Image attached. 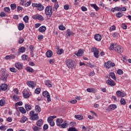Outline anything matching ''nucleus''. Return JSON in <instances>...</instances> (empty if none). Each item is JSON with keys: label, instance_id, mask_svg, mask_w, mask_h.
<instances>
[{"label": "nucleus", "instance_id": "21", "mask_svg": "<svg viewBox=\"0 0 131 131\" xmlns=\"http://www.w3.org/2000/svg\"><path fill=\"white\" fill-rule=\"evenodd\" d=\"M46 55L47 58H51V57L53 56V52L51 50H49L46 53Z\"/></svg>", "mask_w": 131, "mask_h": 131}, {"label": "nucleus", "instance_id": "58", "mask_svg": "<svg viewBox=\"0 0 131 131\" xmlns=\"http://www.w3.org/2000/svg\"><path fill=\"white\" fill-rule=\"evenodd\" d=\"M49 63L51 65H53V64H55V59H50Z\"/></svg>", "mask_w": 131, "mask_h": 131}, {"label": "nucleus", "instance_id": "55", "mask_svg": "<svg viewBox=\"0 0 131 131\" xmlns=\"http://www.w3.org/2000/svg\"><path fill=\"white\" fill-rule=\"evenodd\" d=\"M59 30H65L66 28L64 26L61 25L60 26H59Z\"/></svg>", "mask_w": 131, "mask_h": 131}, {"label": "nucleus", "instance_id": "1", "mask_svg": "<svg viewBox=\"0 0 131 131\" xmlns=\"http://www.w3.org/2000/svg\"><path fill=\"white\" fill-rule=\"evenodd\" d=\"M110 51H115L116 53L121 54L123 53V47L116 44L112 43L109 48Z\"/></svg>", "mask_w": 131, "mask_h": 131}, {"label": "nucleus", "instance_id": "25", "mask_svg": "<svg viewBox=\"0 0 131 131\" xmlns=\"http://www.w3.org/2000/svg\"><path fill=\"white\" fill-rule=\"evenodd\" d=\"M35 111L37 112V113H40V111H41V108H40V106L38 105H36L35 106Z\"/></svg>", "mask_w": 131, "mask_h": 131}, {"label": "nucleus", "instance_id": "50", "mask_svg": "<svg viewBox=\"0 0 131 131\" xmlns=\"http://www.w3.org/2000/svg\"><path fill=\"white\" fill-rule=\"evenodd\" d=\"M32 128L34 131L39 130V128L38 127H37V126H34L32 127Z\"/></svg>", "mask_w": 131, "mask_h": 131}, {"label": "nucleus", "instance_id": "3", "mask_svg": "<svg viewBox=\"0 0 131 131\" xmlns=\"http://www.w3.org/2000/svg\"><path fill=\"white\" fill-rule=\"evenodd\" d=\"M7 78H8V74L6 73L5 69H2L1 71L0 80L7 82Z\"/></svg>", "mask_w": 131, "mask_h": 131}, {"label": "nucleus", "instance_id": "6", "mask_svg": "<svg viewBox=\"0 0 131 131\" xmlns=\"http://www.w3.org/2000/svg\"><path fill=\"white\" fill-rule=\"evenodd\" d=\"M30 119L31 120H37L39 118L38 117V114H34V112L33 111H31L30 112Z\"/></svg>", "mask_w": 131, "mask_h": 131}, {"label": "nucleus", "instance_id": "43", "mask_svg": "<svg viewBox=\"0 0 131 131\" xmlns=\"http://www.w3.org/2000/svg\"><path fill=\"white\" fill-rule=\"evenodd\" d=\"M25 108L27 111H29V110H31V105L27 104L25 105Z\"/></svg>", "mask_w": 131, "mask_h": 131}, {"label": "nucleus", "instance_id": "59", "mask_svg": "<svg viewBox=\"0 0 131 131\" xmlns=\"http://www.w3.org/2000/svg\"><path fill=\"white\" fill-rule=\"evenodd\" d=\"M5 102L4 100H3V99L1 100H0V106H4L5 105Z\"/></svg>", "mask_w": 131, "mask_h": 131}, {"label": "nucleus", "instance_id": "51", "mask_svg": "<svg viewBox=\"0 0 131 131\" xmlns=\"http://www.w3.org/2000/svg\"><path fill=\"white\" fill-rule=\"evenodd\" d=\"M9 70L11 72H14V73L17 72V70L15 68H10Z\"/></svg>", "mask_w": 131, "mask_h": 131}, {"label": "nucleus", "instance_id": "49", "mask_svg": "<svg viewBox=\"0 0 131 131\" xmlns=\"http://www.w3.org/2000/svg\"><path fill=\"white\" fill-rule=\"evenodd\" d=\"M4 12H6V13H9L10 11V7H5L4 8Z\"/></svg>", "mask_w": 131, "mask_h": 131}, {"label": "nucleus", "instance_id": "38", "mask_svg": "<svg viewBox=\"0 0 131 131\" xmlns=\"http://www.w3.org/2000/svg\"><path fill=\"white\" fill-rule=\"evenodd\" d=\"M26 70L27 71H28V72H31V73L33 72V71H34V70H33V69H32V68H30V67H27V68H26Z\"/></svg>", "mask_w": 131, "mask_h": 131}, {"label": "nucleus", "instance_id": "2", "mask_svg": "<svg viewBox=\"0 0 131 131\" xmlns=\"http://www.w3.org/2000/svg\"><path fill=\"white\" fill-rule=\"evenodd\" d=\"M66 64L69 69H74L76 67V63L71 59H67Z\"/></svg>", "mask_w": 131, "mask_h": 131}, {"label": "nucleus", "instance_id": "22", "mask_svg": "<svg viewBox=\"0 0 131 131\" xmlns=\"http://www.w3.org/2000/svg\"><path fill=\"white\" fill-rule=\"evenodd\" d=\"M42 123H43V121H42V119H39L36 122L37 126H39V127L42 125Z\"/></svg>", "mask_w": 131, "mask_h": 131}, {"label": "nucleus", "instance_id": "8", "mask_svg": "<svg viewBox=\"0 0 131 131\" xmlns=\"http://www.w3.org/2000/svg\"><path fill=\"white\" fill-rule=\"evenodd\" d=\"M32 18L34 20H39V21H43L45 20L43 17L39 14L33 15L32 16Z\"/></svg>", "mask_w": 131, "mask_h": 131}, {"label": "nucleus", "instance_id": "16", "mask_svg": "<svg viewBox=\"0 0 131 131\" xmlns=\"http://www.w3.org/2000/svg\"><path fill=\"white\" fill-rule=\"evenodd\" d=\"M63 119L61 118H58L56 119V125H57V126H61V125L62 124V123H63Z\"/></svg>", "mask_w": 131, "mask_h": 131}, {"label": "nucleus", "instance_id": "12", "mask_svg": "<svg viewBox=\"0 0 131 131\" xmlns=\"http://www.w3.org/2000/svg\"><path fill=\"white\" fill-rule=\"evenodd\" d=\"M106 83L111 86H114L116 85V83H115V82H114V81L111 79L107 80L106 81Z\"/></svg>", "mask_w": 131, "mask_h": 131}, {"label": "nucleus", "instance_id": "13", "mask_svg": "<svg viewBox=\"0 0 131 131\" xmlns=\"http://www.w3.org/2000/svg\"><path fill=\"white\" fill-rule=\"evenodd\" d=\"M15 66L17 69L18 70H20V69H23V64L21 62H16L15 64Z\"/></svg>", "mask_w": 131, "mask_h": 131}, {"label": "nucleus", "instance_id": "40", "mask_svg": "<svg viewBox=\"0 0 131 131\" xmlns=\"http://www.w3.org/2000/svg\"><path fill=\"white\" fill-rule=\"evenodd\" d=\"M120 102L121 105H124L126 104V101H125L124 98H121Z\"/></svg>", "mask_w": 131, "mask_h": 131}, {"label": "nucleus", "instance_id": "35", "mask_svg": "<svg viewBox=\"0 0 131 131\" xmlns=\"http://www.w3.org/2000/svg\"><path fill=\"white\" fill-rule=\"evenodd\" d=\"M57 55H62L64 53L63 49H60L56 51Z\"/></svg>", "mask_w": 131, "mask_h": 131}, {"label": "nucleus", "instance_id": "54", "mask_svg": "<svg viewBox=\"0 0 131 131\" xmlns=\"http://www.w3.org/2000/svg\"><path fill=\"white\" fill-rule=\"evenodd\" d=\"M117 73L119 74V75H121L123 74V71L122 70L119 69L117 71Z\"/></svg>", "mask_w": 131, "mask_h": 131}, {"label": "nucleus", "instance_id": "4", "mask_svg": "<svg viewBox=\"0 0 131 131\" xmlns=\"http://www.w3.org/2000/svg\"><path fill=\"white\" fill-rule=\"evenodd\" d=\"M45 15H46L47 19H50L53 15V8L52 6H48L45 8Z\"/></svg>", "mask_w": 131, "mask_h": 131}, {"label": "nucleus", "instance_id": "62", "mask_svg": "<svg viewBox=\"0 0 131 131\" xmlns=\"http://www.w3.org/2000/svg\"><path fill=\"white\" fill-rule=\"evenodd\" d=\"M31 5V1H29L27 2L25 4V7H29V5Z\"/></svg>", "mask_w": 131, "mask_h": 131}, {"label": "nucleus", "instance_id": "56", "mask_svg": "<svg viewBox=\"0 0 131 131\" xmlns=\"http://www.w3.org/2000/svg\"><path fill=\"white\" fill-rule=\"evenodd\" d=\"M122 28L123 29H127V26L126 25H125V24H122Z\"/></svg>", "mask_w": 131, "mask_h": 131}, {"label": "nucleus", "instance_id": "41", "mask_svg": "<svg viewBox=\"0 0 131 131\" xmlns=\"http://www.w3.org/2000/svg\"><path fill=\"white\" fill-rule=\"evenodd\" d=\"M23 20L25 23H28L29 17H28V16L26 15L25 17H24Z\"/></svg>", "mask_w": 131, "mask_h": 131}, {"label": "nucleus", "instance_id": "9", "mask_svg": "<svg viewBox=\"0 0 131 131\" xmlns=\"http://www.w3.org/2000/svg\"><path fill=\"white\" fill-rule=\"evenodd\" d=\"M91 51L92 53H94V56L95 58L98 59V58L100 57V55H99V50H98L97 48L94 47L92 48Z\"/></svg>", "mask_w": 131, "mask_h": 131}, {"label": "nucleus", "instance_id": "61", "mask_svg": "<svg viewBox=\"0 0 131 131\" xmlns=\"http://www.w3.org/2000/svg\"><path fill=\"white\" fill-rule=\"evenodd\" d=\"M37 38H38V40H41V39H42V38H43V35H39L37 36Z\"/></svg>", "mask_w": 131, "mask_h": 131}, {"label": "nucleus", "instance_id": "57", "mask_svg": "<svg viewBox=\"0 0 131 131\" xmlns=\"http://www.w3.org/2000/svg\"><path fill=\"white\" fill-rule=\"evenodd\" d=\"M49 128V125L47 124H44L43 127V129L44 130H47Z\"/></svg>", "mask_w": 131, "mask_h": 131}, {"label": "nucleus", "instance_id": "60", "mask_svg": "<svg viewBox=\"0 0 131 131\" xmlns=\"http://www.w3.org/2000/svg\"><path fill=\"white\" fill-rule=\"evenodd\" d=\"M113 37H118V33L117 32H115L113 33L112 34Z\"/></svg>", "mask_w": 131, "mask_h": 131}, {"label": "nucleus", "instance_id": "29", "mask_svg": "<svg viewBox=\"0 0 131 131\" xmlns=\"http://www.w3.org/2000/svg\"><path fill=\"white\" fill-rule=\"evenodd\" d=\"M22 105H23V102H22V101L17 102V103H16L15 104V109H16V110H17L18 106H22Z\"/></svg>", "mask_w": 131, "mask_h": 131}, {"label": "nucleus", "instance_id": "44", "mask_svg": "<svg viewBox=\"0 0 131 131\" xmlns=\"http://www.w3.org/2000/svg\"><path fill=\"white\" fill-rule=\"evenodd\" d=\"M28 118L26 117H23L20 120V122L24 123V122H25V121H26L27 120H28Z\"/></svg>", "mask_w": 131, "mask_h": 131}, {"label": "nucleus", "instance_id": "5", "mask_svg": "<svg viewBox=\"0 0 131 131\" xmlns=\"http://www.w3.org/2000/svg\"><path fill=\"white\" fill-rule=\"evenodd\" d=\"M32 6L33 8H37L38 11H43V10H45V6H42L40 3H33Z\"/></svg>", "mask_w": 131, "mask_h": 131}, {"label": "nucleus", "instance_id": "33", "mask_svg": "<svg viewBox=\"0 0 131 131\" xmlns=\"http://www.w3.org/2000/svg\"><path fill=\"white\" fill-rule=\"evenodd\" d=\"M19 111L23 114H25V113H26V110H25V108H24V107H20L19 108Z\"/></svg>", "mask_w": 131, "mask_h": 131}, {"label": "nucleus", "instance_id": "52", "mask_svg": "<svg viewBox=\"0 0 131 131\" xmlns=\"http://www.w3.org/2000/svg\"><path fill=\"white\" fill-rule=\"evenodd\" d=\"M116 27L115 26H112L109 29L110 31H114V30H116Z\"/></svg>", "mask_w": 131, "mask_h": 131}, {"label": "nucleus", "instance_id": "11", "mask_svg": "<svg viewBox=\"0 0 131 131\" xmlns=\"http://www.w3.org/2000/svg\"><path fill=\"white\" fill-rule=\"evenodd\" d=\"M27 84L29 86V88H31V89H33L34 88H35V86H36V83L32 81H27Z\"/></svg>", "mask_w": 131, "mask_h": 131}, {"label": "nucleus", "instance_id": "63", "mask_svg": "<svg viewBox=\"0 0 131 131\" xmlns=\"http://www.w3.org/2000/svg\"><path fill=\"white\" fill-rule=\"evenodd\" d=\"M111 11L113 12V13H114L115 11H118V7H116L115 8H113L111 9Z\"/></svg>", "mask_w": 131, "mask_h": 131}, {"label": "nucleus", "instance_id": "48", "mask_svg": "<svg viewBox=\"0 0 131 131\" xmlns=\"http://www.w3.org/2000/svg\"><path fill=\"white\" fill-rule=\"evenodd\" d=\"M10 7H11V10H15V9H16V8L17 7V6L15 4H11Z\"/></svg>", "mask_w": 131, "mask_h": 131}, {"label": "nucleus", "instance_id": "18", "mask_svg": "<svg viewBox=\"0 0 131 131\" xmlns=\"http://www.w3.org/2000/svg\"><path fill=\"white\" fill-rule=\"evenodd\" d=\"M39 32H41V33H43V32H45L46 30H47V28L45 26H41L39 29H38Z\"/></svg>", "mask_w": 131, "mask_h": 131}, {"label": "nucleus", "instance_id": "17", "mask_svg": "<svg viewBox=\"0 0 131 131\" xmlns=\"http://www.w3.org/2000/svg\"><path fill=\"white\" fill-rule=\"evenodd\" d=\"M82 54H83V50L81 49L79 50L77 52L75 53V55L77 56V57H81V56H82Z\"/></svg>", "mask_w": 131, "mask_h": 131}, {"label": "nucleus", "instance_id": "7", "mask_svg": "<svg viewBox=\"0 0 131 131\" xmlns=\"http://www.w3.org/2000/svg\"><path fill=\"white\" fill-rule=\"evenodd\" d=\"M104 66L107 69H109L110 68H111V67H114V66H115V63L112 62L111 61H108L107 62L104 63Z\"/></svg>", "mask_w": 131, "mask_h": 131}, {"label": "nucleus", "instance_id": "28", "mask_svg": "<svg viewBox=\"0 0 131 131\" xmlns=\"http://www.w3.org/2000/svg\"><path fill=\"white\" fill-rule=\"evenodd\" d=\"M75 118L78 120H82L83 119V116L80 115H75Z\"/></svg>", "mask_w": 131, "mask_h": 131}, {"label": "nucleus", "instance_id": "14", "mask_svg": "<svg viewBox=\"0 0 131 131\" xmlns=\"http://www.w3.org/2000/svg\"><path fill=\"white\" fill-rule=\"evenodd\" d=\"M116 94L118 97H121L122 98H123L124 97H125V96H126V94L125 93L121 92L120 91H117Z\"/></svg>", "mask_w": 131, "mask_h": 131}, {"label": "nucleus", "instance_id": "24", "mask_svg": "<svg viewBox=\"0 0 131 131\" xmlns=\"http://www.w3.org/2000/svg\"><path fill=\"white\" fill-rule=\"evenodd\" d=\"M86 91L88 93H97V89L95 88H88Z\"/></svg>", "mask_w": 131, "mask_h": 131}, {"label": "nucleus", "instance_id": "45", "mask_svg": "<svg viewBox=\"0 0 131 131\" xmlns=\"http://www.w3.org/2000/svg\"><path fill=\"white\" fill-rule=\"evenodd\" d=\"M123 15V14H122V13L121 12H118L116 14V16L118 18H121V17H122Z\"/></svg>", "mask_w": 131, "mask_h": 131}, {"label": "nucleus", "instance_id": "39", "mask_svg": "<svg viewBox=\"0 0 131 131\" xmlns=\"http://www.w3.org/2000/svg\"><path fill=\"white\" fill-rule=\"evenodd\" d=\"M26 50V49H25V48L23 47L19 48L18 49V51H19V53H25Z\"/></svg>", "mask_w": 131, "mask_h": 131}, {"label": "nucleus", "instance_id": "36", "mask_svg": "<svg viewBox=\"0 0 131 131\" xmlns=\"http://www.w3.org/2000/svg\"><path fill=\"white\" fill-rule=\"evenodd\" d=\"M91 6L94 8L96 11H98L100 9L99 7H98L96 4H91Z\"/></svg>", "mask_w": 131, "mask_h": 131}, {"label": "nucleus", "instance_id": "30", "mask_svg": "<svg viewBox=\"0 0 131 131\" xmlns=\"http://www.w3.org/2000/svg\"><path fill=\"white\" fill-rule=\"evenodd\" d=\"M74 33L72 32L70 29L67 30L66 36H71V35H73Z\"/></svg>", "mask_w": 131, "mask_h": 131}, {"label": "nucleus", "instance_id": "26", "mask_svg": "<svg viewBox=\"0 0 131 131\" xmlns=\"http://www.w3.org/2000/svg\"><path fill=\"white\" fill-rule=\"evenodd\" d=\"M55 118H57V116H50L47 119L48 122H51V121H53V120L55 119Z\"/></svg>", "mask_w": 131, "mask_h": 131}, {"label": "nucleus", "instance_id": "37", "mask_svg": "<svg viewBox=\"0 0 131 131\" xmlns=\"http://www.w3.org/2000/svg\"><path fill=\"white\" fill-rule=\"evenodd\" d=\"M13 99L14 100V101L17 102V101H19L20 97L17 95H14L13 96Z\"/></svg>", "mask_w": 131, "mask_h": 131}, {"label": "nucleus", "instance_id": "20", "mask_svg": "<svg viewBox=\"0 0 131 131\" xmlns=\"http://www.w3.org/2000/svg\"><path fill=\"white\" fill-rule=\"evenodd\" d=\"M8 89V85L6 84H2L0 86V90L6 91Z\"/></svg>", "mask_w": 131, "mask_h": 131}, {"label": "nucleus", "instance_id": "46", "mask_svg": "<svg viewBox=\"0 0 131 131\" xmlns=\"http://www.w3.org/2000/svg\"><path fill=\"white\" fill-rule=\"evenodd\" d=\"M35 94H36L37 95H39V94H40V88H38L35 90Z\"/></svg>", "mask_w": 131, "mask_h": 131}, {"label": "nucleus", "instance_id": "47", "mask_svg": "<svg viewBox=\"0 0 131 131\" xmlns=\"http://www.w3.org/2000/svg\"><path fill=\"white\" fill-rule=\"evenodd\" d=\"M7 128H8V127H7V126H5L4 125L0 126V129L1 130H6V129H7Z\"/></svg>", "mask_w": 131, "mask_h": 131}, {"label": "nucleus", "instance_id": "15", "mask_svg": "<svg viewBox=\"0 0 131 131\" xmlns=\"http://www.w3.org/2000/svg\"><path fill=\"white\" fill-rule=\"evenodd\" d=\"M94 38L97 41H101L102 39V36L99 34H96L94 35Z\"/></svg>", "mask_w": 131, "mask_h": 131}, {"label": "nucleus", "instance_id": "27", "mask_svg": "<svg viewBox=\"0 0 131 131\" xmlns=\"http://www.w3.org/2000/svg\"><path fill=\"white\" fill-rule=\"evenodd\" d=\"M25 27V26L24 25V24L20 23L19 24L18 26V30H23Z\"/></svg>", "mask_w": 131, "mask_h": 131}, {"label": "nucleus", "instance_id": "64", "mask_svg": "<svg viewBox=\"0 0 131 131\" xmlns=\"http://www.w3.org/2000/svg\"><path fill=\"white\" fill-rule=\"evenodd\" d=\"M1 17H6L7 16V14L5 13V12H1L0 13Z\"/></svg>", "mask_w": 131, "mask_h": 131}, {"label": "nucleus", "instance_id": "10", "mask_svg": "<svg viewBox=\"0 0 131 131\" xmlns=\"http://www.w3.org/2000/svg\"><path fill=\"white\" fill-rule=\"evenodd\" d=\"M42 96L47 98L48 102H51V101H52V99H51V95H50V93H49L48 91L43 92Z\"/></svg>", "mask_w": 131, "mask_h": 131}, {"label": "nucleus", "instance_id": "31", "mask_svg": "<svg viewBox=\"0 0 131 131\" xmlns=\"http://www.w3.org/2000/svg\"><path fill=\"white\" fill-rule=\"evenodd\" d=\"M110 76L112 78V79H114V80H116V76H115V74L113 72H111L110 73Z\"/></svg>", "mask_w": 131, "mask_h": 131}, {"label": "nucleus", "instance_id": "32", "mask_svg": "<svg viewBox=\"0 0 131 131\" xmlns=\"http://www.w3.org/2000/svg\"><path fill=\"white\" fill-rule=\"evenodd\" d=\"M45 85H47L48 88H52V84H51V81L50 80L46 81Z\"/></svg>", "mask_w": 131, "mask_h": 131}, {"label": "nucleus", "instance_id": "23", "mask_svg": "<svg viewBox=\"0 0 131 131\" xmlns=\"http://www.w3.org/2000/svg\"><path fill=\"white\" fill-rule=\"evenodd\" d=\"M67 126H68V124H67V121H65L62 123L59 127H61V128H66Z\"/></svg>", "mask_w": 131, "mask_h": 131}, {"label": "nucleus", "instance_id": "34", "mask_svg": "<svg viewBox=\"0 0 131 131\" xmlns=\"http://www.w3.org/2000/svg\"><path fill=\"white\" fill-rule=\"evenodd\" d=\"M23 95L26 99H28L30 97V94L28 92L27 93H23Z\"/></svg>", "mask_w": 131, "mask_h": 131}, {"label": "nucleus", "instance_id": "53", "mask_svg": "<svg viewBox=\"0 0 131 131\" xmlns=\"http://www.w3.org/2000/svg\"><path fill=\"white\" fill-rule=\"evenodd\" d=\"M68 131H78L77 129L75 128V127H70L68 129Z\"/></svg>", "mask_w": 131, "mask_h": 131}, {"label": "nucleus", "instance_id": "42", "mask_svg": "<svg viewBox=\"0 0 131 131\" xmlns=\"http://www.w3.org/2000/svg\"><path fill=\"white\" fill-rule=\"evenodd\" d=\"M21 59L23 60V61H26L28 59V56L24 54L21 56Z\"/></svg>", "mask_w": 131, "mask_h": 131}, {"label": "nucleus", "instance_id": "19", "mask_svg": "<svg viewBox=\"0 0 131 131\" xmlns=\"http://www.w3.org/2000/svg\"><path fill=\"white\" fill-rule=\"evenodd\" d=\"M117 108V106L116 104H111L108 106V110H115Z\"/></svg>", "mask_w": 131, "mask_h": 131}]
</instances>
